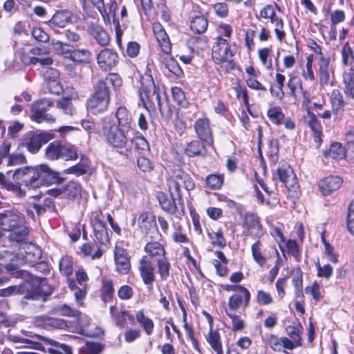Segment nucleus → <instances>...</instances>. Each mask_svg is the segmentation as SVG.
<instances>
[{
    "label": "nucleus",
    "instance_id": "1",
    "mask_svg": "<svg viewBox=\"0 0 354 354\" xmlns=\"http://www.w3.org/2000/svg\"><path fill=\"white\" fill-rule=\"evenodd\" d=\"M6 269L13 277L24 279L19 286H12L0 290V297H9L16 294H25L24 298L32 300H43L50 295L51 290L46 279L33 276L24 270H19L13 263H8Z\"/></svg>",
    "mask_w": 354,
    "mask_h": 354
},
{
    "label": "nucleus",
    "instance_id": "2",
    "mask_svg": "<svg viewBox=\"0 0 354 354\" xmlns=\"http://www.w3.org/2000/svg\"><path fill=\"white\" fill-rule=\"evenodd\" d=\"M122 80L117 73H109L104 79L100 80L95 86V92L88 100V110L93 114L105 111L110 100V86L113 88L122 86Z\"/></svg>",
    "mask_w": 354,
    "mask_h": 354
},
{
    "label": "nucleus",
    "instance_id": "3",
    "mask_svg": "<svg viewBox=\"0 0 354 354\" xmlns=\"http://www.w3.org/2000/svg\"><path fill=\"white\" fill-rule=\"evenodd\" d=\"M59 174L50 169L46 165L39 166L24 167L17 169L13 174L14 181L30 188H38L44 183L55 181Z\"/></svg>",
    "mask_w": 354,
    "mask_h": 354
},
{
    "label": "nucleus",
    "instance_id": "4",
    "mask_svg": "<svg viewBox=\"0 0 354 354\" xmlns=\"http://www.w3.org/2000/svg\"><path fill=\"white\" fill-rule=\"evenodd\" d=\"M0 228L12 232L10 239L16 242L24 241L28 234V230L24 225V218L17 210H5L0 213Z\"/></svg>",
    "mask_w": 354,
    "mask_h": 354
},
{
    "label": "nucleus",
    "instance_id": "5",
    "mask_svg": "<svg viewBox=\"0 0 354 354\" xmlns=\"http://www.w3.org/2000/svg\"><path fill=\"white\" fill-rule=\"evenodd\" d=\"M234 50L227 40L221 37H217L212 48V57L216 64L226 71L233 70L236 64L233 57Z\"/></svg>",
    "mask_w": 354,
    "mask_h": 354
},
{
    "label": "nucleus",
    "instance_id": "6",
    "mask_svg": "<svg viewBox=\"0 0 354 354\" xmlns=\"http://www.w3.org/2000/svg\"><path fill=\"white\" fill-rule=\"evenodd\" d=\"M102 132L107 142L117 151L124 154L120 149L125 148L128 142L129 131L120 128L109 120H104Z\"/></svg>",
    "mask_w": 354,
    "mask_h": 354
},
{
    "label": "nucleus",
    "instance_id": "7",
    "mask_svg": "<svg viewBox=\"0 0 354 354\" xmlns=\"http://www.w3.org/2000/svg\"><path fill=\"white\" fill-rule=\"evenodd\" d=\"M168 187L170 195L174 198V192L178 197V205L183 212V203L181 198L180 188L184 187L187 191L194 189L195 184L190 176L183 170L175 171L172 177L168 180Z\"/></svg>",
    "mask_w": 354,
    "mask_h": 354
},
{
    "label": "nucleus",
    "instance_id": "8",
    "mask_svg": "<svg viewBox=\"0 0 354 354\" xmlns=\"http://www.w3.org/2000/svg\"><path fill=\"white\" fill-rule=\"evenodd\" d=\"M53 106V102L50 99H41L32 104L30 118L37 123L46 122H54L55 118L50 114L46 113L50 107Z\"/></svg>",
    "mask_w": 354,
    "mask_h": 354
},
{
    "label": "nucleus",
    "instance_id": "9",
    "mask_svg": "<svg viewBox=\"0 0 354 354\" xmlns=\"http://www.w3.org/2000/svg\"><path fill=\"white\" fill-rule=\"evenodd\" d=\"M103 215L101 212L93 214L91 218V224L93 227L95 241L101 245L109 243L108 232L103 221Z\"/></svg>",
    "mask_w": 354,
    "mask_h": 354
},
{
    "label": "nucleus",
    "instance_id": "10",
    "mask_svg": "<svg viewBox=\"0 0 354 354\" xmlns=\"http://www.w3.org/2000/svg\"><path fill=\"white\" fill-rule=\"evenodd\" d=\"M194 129L198 138L203 142L207 146L213 147L212 131L209 126V121L207 118L197 119L194 124Z\"/></svg>",
    "mask_w": 354,
    "mask_h": 354
},
{
    "label": "nucleus",
    "instance_id": "11",
    "mask_svg": "<svg viewBox=\"0 0 354 354\" xmlns=\"http://www.w3.org/2000/svg\"><path fill=\"white\" fill-rule=\"evenodd\" d=\"M243 227L248 235L253 238H261L264 232L259 217L250 212H247L243 217Z\"/></svg>",
    "mask_w": 354,
    "mask_h": 354
},
{
    "label": "nucleus",
    "instance_id": "12",
    "mask_svg": "<svg viewBox=\"0 0 354 354\" xmlns=\"http://www.w3.org/2000/svg\"><path fill=\"white\" fill-rule=\"evenodd\" d=\"M118 53L112 49L104 48L97 55L99 67L104 71H111L118 63Z\"/></svg>",
    "mask_w": 354,
    "mask_h": 354
},
{
    "label": "nucleus",
    "instance_id": "13",
    "mask_svg": "<svg viewBox=\"0 0 354 354\" xmlns=\"http://www.w3.org/2000/svg\"><path fill=\"white\" fill-rule=\"evenodd\" d=\"M250 297V292L247 288L240 292L234 293L228 299V310L232 312L244 310L248 306Z\"/></svg>",
    "mask_w": 354,
    "mask_h": 354
},
{
    "label": "nucleus",
    "instance_id": "14",
    "mask_svg": "<svg viewBox=\"0 0 354 354\" xmlns=\"http://www.w3.org/2000/svg\"><path fill=\"white\" fill-rule=\"evenodd\" d=\"M137 222L139 229L145 235L157 230L156 216L151 212H140L138 214Z\"/></svg>",
    "mask_w": 354,
    "mask_h": 354
},
{
    "label": "nucleus",
    "instance_id": "15",
    "mask_svg": "<svg viewBox=\"0 0 354 354\" xmlns=\"http://www.w3.org/2000/svg\"><path fill=\"white\" fill-rule=\"evenodd\" d=\"M53 139L51 133L48 132H40L32 134L26 142V147L31 153H36L41 149V146Z\"/></svg>",
    "mask_w": 354,
    "mask_h": 354
},
{
    "label": "nucleus",
    "instance_id": "16",
    "mask_svg": "<svg viewBox=\"0 0 354 354\" xmlns=\"http://www.w3.org/2000/svg\"><path fill=\"white\" fill-rule=\"evenodd\" d=\"M138 270L143 283L151 286L155 280L154 268L148 257L145 256L140 259Z\"/></svg>",
    "mask_w": 354,
    "mask_h": 354
},
{
    "label": "nucleus",
    "instance_id": "17",
    "mask_svg": "<svg viewBox=\"0 0 354 354\" xmlns=\"http://www.w3.org/2000/svg\"><path fill=\"white\" fill-rule=\"evenodd\" d=\"M343 180L337 176H330L322 179L319 183V191L324 196H328L339 189L342 185Z\"/></svg>",
    "mask_w": 354,
    "mask_h": 354
},
{
    "label": "nucleus",
    "instance_id": "18",
    "mask_svg": "<svg viewBox=\"0 0 354 354\" xmlns=\"http://www.w3.org/2000/svg\"><path fill=\"white\" fill-rule=\"evenodd\" d=\"M75 326L74 332L86 337H93L95 333L92 330L91 325V319L84 314L78 312V315L75 317Z\"/></svg>",
    "mask_w": 354,
    "mask_h": 354
},
{
    "label": "nucleus",
    "instance_id": "19",
    "mask_svg": "<svg viewBox=\"0 0 354 354\" xmlns=\"http://www.w3.org/2000/svg\"><path fill=\"white\" fill-rule=\"evenodd\" d=\"M71 21V12L65 10L57 11L52 18L47 21L48 26L56 33L59 32L57 28H64Z\"/></svg>",
    "mask_w": 354,
    "mask_h": 354
},
{
    "label": "nucleus",
    "instance_id": "20",
    "mask_svg": "<svg viewBox=\"0 0 354 354\" xmlns=\"http://www.w3.org/2000/svg\"><path fill=\"white\" fill-rule=\"evenodd\" d=\"M59 75L58 71L53 68H49L46 72L45 80L50 93L59 95L62 92V86L58 81Z\"/></svg>",
    "mask_w": 354,
    "mask_h": 354
},
{
    "label": "nucleus",
    "instance_id": "21",
    "mask_svg": "<svg viewBox=\"0 0 354 354\" xmlns=\"http://www.w3.org/2000/svg\"><path fill=\"white\" fill-rule=\"evenodd\" d=\"M153 30L162 52L166 55L170 54L171 51V44L165 30L159 24H155Z\"/></svg>",
    "mask_w": 354,
    "mask_h": 354
},
{
    "label": "nucleus",
    "instance_id": "22",
    "mask_svg": "<svg viewBox=\"0 0 354 354\" xmlns=\"http://www.w3.org/2000/svg\"><path fill=\"white\" fill-rule=\"evenodd\" d=\"M54 207V204L51 198H46L44 203H37L35 201H30L26 205L28 214L34 218L33 210L36 212L37 215L44 214L46 210H50Z\"/></svg>",
    "mask_w": 354,
    "mask_h": 354
},
{
    "label": "nucleus",
    "instance_id": "23",
    "mask_svg": "<svg viewBox=\"0 0 354 354\" xmlns=\"http://www.w3.org/2000/svg\"><path fill=\"white\" fill-rule=\"evenodd\" d=\"M114 257L118 271L121 274H127L130 269V261L125 251L121 248L116 247Z\"/></svg>",
    "mask_w": 354,
    "mask_h": 354
},
{
    "label": "nucleus",
    "instance_id": "24",
    "mask_svg": "<svg viewBox=\"0 0 354 354\" xmlns=\"http://www.w3.org/2000/svg\"><path fill=\"white\" fill-rule=\"evenodd\" d=\"M156 197L160 207L165 212L170 214H174L176 210L178 209V207L175 203V201L178 199V197L175 192L174 198L171 196V199H169L167 195L162 192H157Z\"/></svg>",
    "mask_w": 354,
    "mask_h": 354
},
{
    "label": "nucleus",
    "instance_id": "25",
    "mask_svg": "<svg viewBox=\"0 0 354 354\" xmlns=\"http://www.w3.org/2000/svg\"><path fill=\"white\" fill-rule=\"evenodd\" d=\"M190 19V28L192 31L201 34L207 30L208 22L203 15L192 12Z\"/></svg>",
    "mask_w": 354,
    "mask_h": 354
},
{
    "label": "nucleus",
    "instance_id": "26",
    "mask_svg": "<svg viewBox=\"0 0 354 354\" xmlns=\"http://www.w3.org/2000/svg\"><path fill=\"white\" fill-rule=\"evenodd\" d=\"M145 252L149 257L156 261L165 257V250L163 245L158 241H151L146 244Z\"/></svg>",
    "mask_w": 354,
    "mask_h": 354
},
{
    "label": "nucleus",
    "instance_id": "27",
    "mask_svg": "<svg viewBox=\"0 0 354 354\" xmlns=\"http://www.w3.org/2000/svg\"><path fill=\"white\" fill-rule=\"evenodd\" d=\"M89 31L98 44L101 46L109 44L110 41L109 34L102 26L93 24L89 27Z\"/></svg>",
    "mask_w": 354,
    "mask_h": 354
},
{
    "label": "nucleus",
    "instance_id": "28",
    "mask_svg": "<svg viewBox=\"0 0 354 354\" xmlns=\"http://www.w3.org/2000/svg\"><path fill=\"white\" fill-rule=\"evenodd\" d=\"M205 145L204 142H201L199 140H192L187 143L185 153L189 157H194L198 156H205L206 154Z\"/></svg>",
    "mask_w": 354,
    "mask_h": 354
},
{
    "label": "nucleus",
    "instance_id": "29",
    "mask_svg": "<svg viewBox=\"0 0 354 354\" xmlns=\"http://www.w3.org/2000/svg\"><path fill=\"white\" fill-rule=\"evenodd\" d=\"M206 340L216 354H223L221 336L217 330L209 328V331L206 335Z\"/></svg>",
    "mask_w": 354,
    "mask_h": 354
},
{
    "label": "nucleus",
    "instance_id": "30",
    "mask_svg": "<svg viewBox=\"0 0 354 354\" xmlns=\"http://www.w3.org/2000/svg\"><path fill=\"white\" fill-rule=\"evenodd\" d=\"M330 64V59L326 56L319 57V76L321 84H327L330 80V74L328 66Z\"/></svg>",
    "mask_w": 354,
    "mask_h": 354
},
{
    "label": "nucleus",
    "instance_id": "31",
    "mask_svg": "<svg viewBox=\"0 0 354 354\" xmlns=\"http://www.w3.org/2000/svg\"><path fill=\"white\" fill-rule=\"evenodd\" d=\"M42 322L43 326L47 330L66 329L70 328L68 323L64 319L60 318L44 317L42 319Z\"/></svg>",
    "mask_w": 354,
    "mask_h": 354
},
{
    "label": "nucleus",
    "instance_id": "32",
    "mask_svg": "<svg viewBox=\"0 0 354 354\" xmlns=\"http://www.w3.org/2000/svg\"><path fill=\"white\" fill-rule=\"evenodd\" d=\"M140 98L145 108H147V104L153 103L154 100L160 104V95L154 86L149 89L142 87L140 91Z\"/></svg>",
    "mask_w": 354,
    "mask_h": 354
},
{
    "label": "nucleus",
    "instance_id": "33",
    "mask_svg": "<svg viewBox=\"0 0 354 354\" xmlns=\"http://www.w3.org/2000/svg\"><path fill=\"white\" fill-rule=\"evenodd\" d=\"M343 82L345 94L354 100V70L353 68L344 72Z\"/></svg>",
    "mask_w": 354,
    "mask_h": 354
},
{
    "label": "nucleus",
    "instance_id": "34",
    "mask_svg": "<svg viewBox=\"0 0 354 354\" xmlns=\"http://www.w3.org/2000/svg\"><path fill=\"white\" fill-rule=\"evenodd\" d=\"M115 116L118 122V127L129 131L131 129V118L127 109L124 106L119 107Z\"/></svg>",
    "mask_w": 354,
    "mask_h": 354
},
{
    "label": "nucleus",
    "instance_id": "35",
    "mask_svg": "<svg viewBox=\"0 0 354 354\" xmlns=\"http://www.w3.org/2000/svg\"><path fill=\"white\" fill-rule=\"evenodd\" d=\"M136 319L147 335L152 334L154 328L153 322L151 319L145 315L144 310H140L136 312Z\"/></svg>",
    "mask_w": 354,
    "mask_h": 354
},
{
    "label": "nucleus",
    "instance_id": "36",
    "mask_svg": "<svg viewBox=\"0 0 354 354\" xmlns=\"http://www.w3.org/2000/svg\"><path fill=\"white\" fill-rule=\"evenodd\" d=\"M41 257V250L35 245H26L25 255L24 256L26 262L34 263L37 262Z\"/></svg>",
    "mask_w": 354,
    "mask_h": 354
},
{
    "label": "nucleus",
    "instance_id": "37",
    "mask_svg": "<svg viewBox=\"0 0 354 354\" xmlns=\"http://www.w3.org/2000/svg\"><path fill=\"white\" fill-rule=\"evenodd\" d=\"M69 57L74 62L88 63L91 59V53L87 49H72Z\"/></svg>",
    "mask_w": 354,
    "mask_h": 354
},
{
    "label": "nucleus",
    "instance_id": "38",
    "mask_svg": "<svg viewBox=\"0 0 354 354\" xmlns=\"http://www.w3.org/2000/svg\"><path fill=\"white\" fill-rule=\"evenodd\" d=\"M68 285L69 288L74 292V296L77 304L79 306H82L86 297V287L80 286V287H77L76 286L75 281L71 279H68Z\"/></svg>",
    "mask_w": 354,
    "mask_h": 354
},
{
    "label": "nucleus",
    "instance_id": "39",
    "mask_svg": "<svg viewBox=\"0 0 354 354\" xmlns=\"http://www.w3.org/2000/svg\"><path fill=\"white\" fill-rule=\"evenodd\" d=\"M62 144L57 141L50 142L46 148V156L50 160L61 159Z\"/></svg>",
    "mask_w": 354,
    "mask_h": 354
},
{
    "label": "nucleus",
    "instance_id": "40",
    "mask_svg": "<svg viewBox=\"0 0 354 354\" xmlns=\"http://www.w3.org/2000/svg\"><path fill=\"white\" fill-rule=\"evenodd\" d=\"M131 143L134 145L135 149L139 151L141 153L145 154L149 151V145L145 138L137 133L131 140Z\"/></svg>",
    "mask_w": 354,
    "mask_h": 354
},
{
    "label": "nucleus",
    "instance_id": "41",
    "mask_svg": "<svg viewBox=\"0 0 354 354\" xmlns=\"http://www.w3.org/2000/svg\"><path fill=\"white\" fill-rule=\"evenodd\" d=\"M277 174L279 180L285 183L286 187L289 186V180L295 178L292 168L285 163L278 167Z\"/></svg>",
    "mask_w": 354,
    "mask_h": 354
},
{
    "label": "nucleus",
    "instance_id": "42",
    "mask_svg": "<svg viewBox=\"0 0 354 354\" xmlns=\"http://www.w3.org/2000/svg\"><path fill=\"white\" fill-rule=\"evenodd\" d=\"M251 252L254 261L261 267L263 266L266 261V257L261 252V243L257 241L251 246Z\"/></svg>",
    "mask_w": 354,
    "mask_h": 354
},
{
    "label": "nucleus",
    "instance_id": "43",
    "mask_svg": "<svg viewBox=\"0 0 354 354\" xmlns=\"http://www.w3.org/2000/svg\"><path fill=\"white\" fill-rule=\"evenodd\" d=\"M114 290L113 282L110 279H104L102 280V286L101 288V298L105 302L111 301L113 297Z\"/></svg>",
    "mask_w": 354,
    "mask_h": 354
},
{
    "label": "nucleus",
    "instance_id": "44",
    "mask_svg": "<svg viewBox=\"0 0 354 354\" xmlns=\"http://www.w3.org/2000/svg\"><path fill=\"white\" fill-rule=\"evenodd\" d=\"M292 283L297 295L301 292L303 288V273L299 268H295L291 270Z\"/></svg>",
    "mask_w": 354,
    "mask_h": 354
},
{
    "label": "nucleus",
    "instance_id": "45",
    "mask_svg": "<svg viewBox=\"0 0 354 354\" xmlns=\"http://www.w3.org/2000/svg\"><path fill=\"white\" fill-rule=\"evenodd\" d=\"M117 9H118V3L116 2V1L115 0H110L109 14L113 18V24L115 26L117 41L119 44V46H120V45H121L120 38H121L122 32L120 28L119 21L115 19Z\"/></svg>",
    "mask_w": 354,
    "mask_h": 354
},
{
    "label": "nucleus",
    "instance_id": "46",
    "mask_svg": "<svg viewBox=\"0 0 354 354\" xmlns=\"http://www.w3.org/2000/svg\"><path fill=\"white\" fill-rule=\"evenodd\" d=\"M328 156L333 159L342 160L346 158V149L339 142L332 143L328 151Z\"/></svg>",
    "mask_w": 354,
    "mask_h": 354
},
{
    "label": "nucleus",
    "instance_id": "47",
    "mask_svg": "<svg viewBox=\"0 0 354 354\" xmlns=\"http://www.w3.org/2000/svg\"><path fill=\"white\" fill-rule=\"evenodd\" d=\"M207 44V39L204 36L193 37L188 41V46L192 52L203 50Z\"/></svg>",
    "mask_w": 354,
    "mask_h": 354
},
{
    "label": "nucleus",
    "instance_id": "48",
    "mask_svg": "<svg viewBox=\"0 0 354 354\" xmlns=\"http://www.w3.org/2000/svg\"><path fill=\"white\" fill-rule=\"evenodd\" d=\"M59 268L62 274L68 277L73 271V262L72 258L68 256L63 257L59 261Z\"/></svg>",
    "mask_w": 354,
    "mask_h": 354
},
{
    "label": "nucleus",
    "instance_id": "49",
    "mask_svg": "<svg viewBox=\"0 0 354 354\" xmlns=\"http://www.w3.org/2000/svg\"><path fill=\"white\" fill-rule=\"evenodd\" d=\"M81 251L85 256H90L93 259H98L102 254V250L97 243L93 245L90 243L84 244L81 248Z\"/></svg>",
    "mask_w": 354,
    "mask_h": 354
},
{
    "label": "nucleus",
    "instance_id": "50",
    "mask_svg": "<svg viewBox=\"0 0 354 354\" xmlns=\"http://www.w3.org/2000/svg\"><path fill=\"white\" fill-rule=\"evenodd\" d=\"M267 116L272 123L277 125L281 124V121L284 119V114L279 106H274L269 109L267 111Z\"/></svg>",
    "mask_w": 354,
    "mask_h": 354
},
{
    "label": "nucleus",
    "instance_id": "51",
    "mask_svg": "<svg viewBox=\"0 0 354 354\" xmlns=\"http://www.w3.org/2000/svg\"><path fill=\"white\" fill-rule=\"evenodd\" d=\"M53 51L57 55H66L71 53L73 46L64 41L52 40Z\"/></svg>",
    "mask_w": 354,
    "mask_h": 354
},
{
    "label": "nucleus",
    "instance_id": "52",
    "mask_svg": "<svg viewBox=\"0 0 354 354\" xmlns=\"http://www.w3.org/2000/svg\"><path fill=\"white\" fill-rule=\"evenodd\" d=\"M330 103L334 111H339L344 106V102L342 93L338 89H334L330 95Z\"/></svg>",
    "mask_w": 354,
    "mask_h": 354
},
{
    "label": "nucleus",
    "instance_id": "53",
    "mask_svg": "<svg viewBox=\"0 0 354 354\" xmlns=\"http://www.w3.org/2000/svg\"><path fill=\"white\" fill-rule=\"evenodd\" d=\"M207 236L212 240L211 243L213 246H217L219 248H223L226 246V240L221 229H218L216 232H208Z\"/></svg>",
    "mask_w": 354,
    "mask_h": 354
},
{
    "label": "nucleus",
    "instance_id": "54",
    "mask_svg": "<svg viewBox=\"0 0 354 354\" xmlns=\"http://www.w3.org/2000/svg\"><path fill=\"white\" fill-rule=\"evenodd\" d=\"M287 86L290 89V94L292 96H295L298 90L303 91L302 82L301 79L292 74L289 75V80L287 83Z\"/></svg>",
    "mask_w": 354,
    "mask_h": 354
},
{
    "label": "nucleus",
    "instance_id": "55",
    "mask_svg": "<svg viewBox=\"0 0 354 354\" xmlns=\"http://www.w3.org/2000/svg\"><path fill=\"white\" fill-rule=\"evenodd\" d=\"M342 64L345 66L351 65L354 61V53L348 42L344 44L341 50Z\"/></svg>",
    "mask_w": 354,
    "mask_h": 354
},
{
    "label": "nucleus",
    "instance_id": "56",
    "mask_svg": "<svg viewBox=\"0 0 354 354\" xmlns=\"http://www.w3.org/2000/svg\"><path fill=\"white\" fill-rule=\"evenodd\" d=\"M158 272L162 280H167L169 276L170 263L165 258H162L156 261Z\"/></svg>",
    "mask_w": 354,
    "mask_h": 354
},
{
    "label": "nucleus",
    "instance_id": "57",
    "mask_svg": "<svg viewBox=\"0 0 354 354\" xmlns=\"http://www.w3.org/2000/svg\"><path fill=\"white\" fill-rule=\"evenodd\" d=\"M78 158L77 148L70 144L62 145V153L61 159L65 160H75Z\"/></svg>",
    "mask_w": 354,
    "mask_h": 354
},
{
    "label": "nucleus",
    "instance_id": "58",
    "mask_svg": "<svg viewBox=\"0 0 354 354\" xmlns=\"http://www.w3.org/2000/svg\"><path fill=\"white\" fill-rule=\"evenodd\" d=\"M270 49L269 48H263L259 49L258 56L263 66L268 70L272 67V58L270 57Z\"/></svg>",
    "mask_w": 354,
    "mask_h": 354
},
{
    "label": "nucleus",
    "instance_id": "59",
    "mask_svg": "<svg viewBox=\"0 0 354 354\" xmlns=\"http://www.w3.org/2000/svg\"><path fill=\"white\" fill-rule=\"evenodd\" d=\"M279 142L277 139H270L268 143V156L270 161L275 164L278 160Z\"/></svg>",
    "mask_w": 354,
    "mask_h": 354
},
{
    "label": "nucleus",
    "instance_id": "60",
    "mask_svg": "<svg viewBox=\"0 0 354 354\" xmlns=\"http://www.w3.org/2000/svg\"><path fill=\"white\" fill-rule=\"evenodd\" d=\"M225 312L226 315L232 320V330L233 331H239L244 328V321L241 319V317L239 315L235 314L234 313L230 312L228 310H226Z\"/></svg>",
    "mask_w": 354,
    "mask_h": 354
},
{
    "label": "nucleus",
    "instance_id": "61",
    "mask_svg": "<svg viewBox=\"0 0 354 354\" xmlns=\"http://www.w3.org/2000/svg\"><path fill=\"white\" fill-rule=\"evenodd\" d=\"M321 289V285L315 281L311 285L306 287L305 293L311 295L313 299L317 301L322 297Z\"/></svg>",
    "mask_w": 354,
    "mask_h": 354
},
{
    "label": "nucleus",
    "instance_id": "62",
    "mask_svg": "<svg viewBox=\"0 0 354 354\" xmlns=\"http://www.w3.org/2000/svg\"><path fill=\"white\" fill-rule=\"evenodd\" d=\"M315 267L317 269V275L319 277H322L328 279L333 275V268L330 264H325L324 266H321L319 261H317L315 263Z\"/></svg>",
    "mask_w": 354,
    "mask_h": 354
},
{
    "label": "nucleus",
    "instance_id": "63",
    "mask_svg": "<svg viewBox=\"0 0 354 354\" xmlns=\"http://www.w3.org/2000/svg\"><path fill=\"white\" fill-rule=\"evenodd\" d=\"M171 93L174 100L178 103L179 106L183 108H185L188 105V101L187 100L183 91L177 86L171 88Z\"/></svg>",
    "mask_w": 354,
    "mask_h": 354
},
{
    "label": "nucleus",
    "instance_id": "64",
    "mask_svg": "<svg viewBox=\"0 0 354 354\" xmlns=\"http://www.w3.org/2000/svg\"><path fill=\"white\" fill-rule=\"evenodd\" d=\"M205 183L212 189H218L223 183V176L221 174H210L207 176Z\"/></svg>",
    "mask_w": 354,
    "mask_h": 354
}]
</instances>
